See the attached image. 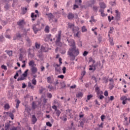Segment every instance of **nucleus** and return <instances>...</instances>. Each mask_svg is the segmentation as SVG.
Returning <instances> with one entry per match:
<instances>
[{"label":"nucleus","instance_id":"nucleus-1","mask_svg":"<svg viewBox=\"0 0 130 130\" xmlns=\"http://www.w3.org/2000/svg\"><path fill=\"white\" fill-rule=\"evenodd\" d=\"M80 54L79 49H77V47H71L68 51V55L70 56V60L73 61L76 59V57Z\"/></svg>","mask_w":130,"mask_h":130},{"label":"nucleus","instance_id":"nucleus-2","mask_svg":"<svg viewBox=\"0 0 130 130\" xmlns=\"http://www.w3.org/2000/svg\"><path fill=\"white\" fill-rule=\"evenodd\" d=\"M56 37L57 38L55 42L56 45H58L59 46H61V43H60V40L61 39V30H59L58 32V36H57Z\"/></svg>","mask_w":130,"mask_h":130},{"label":"nucleus","instance_id":"nucleus-3","mask_svg":"<svg viewBox=\"0 0 130 130\" xmlns=\"http://www.w3.org/2000/svg\"><path fill=\"white\" fill-rule=\"evenodd\" d=\"M46 16H48V19H49V21L52 23L53 22V18H54V16L51 13H46Z\"/></svg>","mask_w":130,"mask_h":130},{"label":"nucleus","instance_id":"nucleus-4","mask_svg":"<svg viewBox=\"0 0 130 130\" xmlns=\"http://www.w3.org/2000/svg\"><path fill=\"white\" fill-rule=\"evenodd\" d=\"M47 81L48 84H53L54 82V78H53V75L48 77L47 78Z\"/></svg>","mask_w":130,"mask_h":130},{"label":"nucleus","instance_id":"nucleus-5","mask_svg":"<svg viewBox=\"0 0 130 130\" xmlns=\"http://www.w3.org/2000/svg\"><path fill=\"white\" fill-rule=\"evenodd\" d=\"M97 66H98V63L90 65L89 68V71H93V72H95V71H96V67Z\"/></svg>","mask_w":130,"mask_h":130},{"label":"nucleus","instance_id":"nucleus-6","mask_svg":"<svg viewBox=\"0 0 130 130\" xmlns=\"http://www.w3.org/2000/svg\"><path fill=\"white\" fill-rule=\"evenodd\" d=\"M115 13H116L115 18L116 21H119L120 20V13L118 12V10H115Z\"/></svg>","mask_w":130,"mask_h":130},{"label":"nucleus","instance_id":"nucleus-7","mask_svg":"<svg viewBox=\"0 0 130 130\" xmlns=\"http://www.w3.org/2000/svg\"><path fill=\"white\" fill-rule=\"evenodd\" d=\"M100 10H103V11H104V10H105V9L106 8V4H105L104 2L100 3Z\"/></svg>","mask_w":130,"mask_h":130},{"label":"nucleus","instance_id":"nucleus-8","mask_svg":"<svg viewBox=\"0 0 130 130\" xmlns=\"http://www.w3.org/2000/svg\"><path fill=\"white\" fill-rule=\"evenodd\" d=\"M17 25L20 26V27H24V25H25V21H24V20H19L17 22Z\"/></svg>","mask_w":130,"mask_h":130},{"label":"nucleus","instance_id":"nucleus-9","mask_svg":"<svg viewBox=\"0 0 130 130\" xmlns=\"http://www.w3.org/2000/svg\"><path fill=\"white\" fill-rule=\"evenodd\" d=\"M68 20H73L74 18H75V14L70 13H69L68 15L67 16Z\"/></svg>","mask_w":130,"mask_h":130},{"label":"nucleus","instance_id":"nucleus-10","mask_svg":"<svg viewBox=\"0 0 130 130\" xmlns=\"http://www.w3.org/2000/svg\"><path fill=\"white\" fill-rule=\"evenodd\" d=\"M69 43H70L71 45L70 46L71 47H76V42L74 40H71V41H69Z\"/></svg>","mask_w":130,"mask_h":130},{"label":"nucleus","instance_id":"nucleus-11","mask_svg":"<svg viewBox=\"0 0 130 130\" xmlns=\"http://www.w3.org/2000/svg\"><path fill=\"white\" fill-rule=\"evenodd\" d=\"M31 120L33 124H35V123H36V122L37 121V118H36L35 115H33L32 116Z\"/></svg>","mask_w":130,"mask_h":130},{"label":"nucleus","instance_id":"nucleus-12","mask_svg":"<svg viewBox=\"0 0 130 130\" xmlns=\"http://www.w3.org/2000/svg\"><path fill=\"white\" fill-rule=\"evenodd\" d=\"M31 73L32 74H36V73H37V68L34 67H31Z\"/></svg>","mask_w":130,"mask_h":130},{"label":"nucleus","instance_id":"nucleus-13","mask_svg":"<svg viewBox=\"0 0 130 130\" xmlns=\"http://www.w3.org/2000/svg\"><path fill=\"white\" fill-rule=\"evenodd\" d=\"M95 91L98 96H99L100 95V88L99 86H96L95 88Z\"/></svg>","mask_w":130,"mask_h":130},{"label":"nucleus","instance_id":"nucleus-14","mask_svg":"<svg viewBox=\"0 0 130 130\" xmlns=\"http://www.w3.org/2000/svg\"><path fill=\"white\" fill-rule=\"evenodd\" d=\"M103 39V38H102V36L101 35H99V36L97 37V39L99 43H101V42H102Z\"/></svg>","mask_w":130,"mask_h":130},{"label":"nucleus","instance_id":"nucleus-15","mask_svg":"<svg viewBox=\"0 0 130 130\" xmlns=\"http://www.w3.org/2000/svg\"><path fill=\"white\" fill-rule=\"evenodd\" d=\"M35 34H37L38 31H39V28L36 27V26H34L32 27Z\"/></svg>","mask_w":130,"mask_h":130},{"label":"nucleus","instance_id":"nucleus-16","mask_svg":"<svg viewBox=\"0 0 130 130\" xmlns=\"http://www.w3.org/2000/svg\"><path fill=\"white\" fill-rule=\"evenodd\" d=\"M55 111V114L56 116H57V117H59V115H60V114H61V112L59 111V110L58 109Z\"/></svg>","mask_w":130,"mask_h":130},{"label":"nucleus","instance_id":"nucleus-17","mask_svg":"<svg viewBox=\"0 0 130 130\" xmlns=\"http://www.w3.org/2000/svg\"><path fill=\"white\" fill-rule=\"evenodd\" d=\"M75 27V24H73V23H68V28H69L70 29H74Z\"/></svg>","mask_w":130,"mask_h":130},{"label":"nucleus","instance_id":"nucleus-18","mask_svg":"<svg viewBox=\"0 0 130 130\" xmlns=\"http://www.w3.org/2000/svg\"><path fill=\"white\" fill-rule=\"evenodd\" d=\"M99 13H101V16L103 17V18H104L106 15H105V13H104V10L101 9L99 10Z\"/></svg>","mask_w":130,"mask_h":130},{"label":"nucleus","instance_id":"nucleus-19","mask_svg":"<svg viewBox=\"0 0 130 130\" xmlns=\"http://www.w3.org/2000/svg\"><path fill=\"white\" fill-rule=\"evenodd\" d=\"M28 64L30 67H31V68H33L34 67V64H35V61L33 60H31L29 61Z\"/></svg>","mask_w":130,"mask_h":130},{"label":"nucleus","instance_id":"nucleus-20","mask_svg":"<svg viewBox=\"0 0 130 130\" xmlns=\"http://www.w3.org/2000/svg\"><path fill=\"white\" fill-rule=\"evenodd\" d=\"M76 97L77 98H80V97H83V92H79L77 94H76Z\"/></svg>","mask_w":130,"mask_h":130},{"label":"nucleus","instance_id":"nucleus-21","mask_svg":"<svg viewBox=\"0 0 130 130\" xmlns=\"http://www.w3.org/2000/svg\"><path fill=\"white\" fill-rule=\"evenodd\" d=\"M27 8H22V15H25L26 14V12H27Z\"/></svg>","mask_w":130,"mask_h":130},{"label":"nucleus","instance_id":"nucleus-22","mask_svg":"<svg viewBox=\"0 0 130 130\" xmlns=\"http://www.w3.org/2000/svg\"><path fill=\"white\" fill-rule=\"evenodd\" d=\"M5 52H7L9 56H12L13 55V51L6 50Z\"/></svg>","mask_w":130,"mask_h":130},{"label":"nucleus","instance_id":"nucleus-23","mask_svg":"<svg viewBox=\"0 0 130 130\" xmlns=\"http://www.w3.org/2000/svg\"><path fill=\"white\" fill-rule=\"evenodd\" d=\"M28 70H26L24 73L22 74V76L23 78H26L27 77V76L28 75Z\"/></svg>","mask_w":130,"mask_h":130},{"label":"nucleus","instance_id":"nucleus-24","mask_svg":"<svg viewBox=\"0 0 130 130\" xmlns=\"http://www.w3.org/2000/svg\"><path fill=\"white\" fill-rule=\"evenodd\" d=\"M113 88H114V83H110L109 84L110 90H112Z\"/></svg>","mask_w":130,"mask_h":130},{"label":"nucleus","instance_id":"nucleus-25","mask_svg":"<svg viewBox=\"0 0 130 130\" xmlns=\"http://www.w3.org/2000/svg\"><path fill=\"white\" fill-rule=\"evenodd\" d=\"M28 87L30 88V89H34V88H35V87L32 85V83H31L30 82H28Z\"/></svg>","mask_w":130,"mask_h":130},{"label":"nucleus","instance_id":"nucleus-26","mask_svg":"<svg viewBox=\"0 0 130 130\" xmlns=\"http://www.w3.org/2000/svg\"><path fill=\"white\" fill-rule=\"evenodd\" d=\"M20 103H21V101L19 100H16V108L17 109L19 108V106L20 105Z\"/></svg>","mask_w":130,"mask_h":130},{"label":"nucleus","instance_id":"nucleus-27","mask_svg":"<svg viewBox=\"0 0 130 130\" xmlns=\"http://www.w3.org/2000/svg\"><path fill=\"white\" fill-rule=\"evenodd\" d=\"M98 9H99V7L98 6H93L92 7L93 11H94L95 13H97V12H98Z\"/></svg>","mask_w":130,"mask_h":130},{"label":"nucleus","instance_id":"nucleus-28","mask_svg":"<svg viewBox=\"0 0 130 130\" xmlns=\"http://www.w3.org/2000/svg\"><path fill=\"white\" fill-rule=\"evenodd\" d=\"M48 89H49V91L51 92L52 90H54V87L50 85H48L47 86Z\"/></svg>","mask_w":130,"mask_h":130},{"label":"nucleus","instance_id":"nucleus-29","mask_svg":"<svg viewBox=\"0 0 130 130\" xmlns=\"http://www.w3.org/2000/svg\"><path fill=\"white\" fill-rule=\"evenodd\" d=\"M86 75V70H84L82 72L81 75V79H83L84 78V76Z\"/></svg>","mask_w":130,"mask_h":130},{"label":"nucleus","instance_id":"nucleus-30","mask_svg":"<svg viewBox=\"0 0 130 130\" xmlns=\"http://www.w3.org/2000/svg\"><path fill=\"white\" fill-rule=\"evenodd\" d=\"M81 31H82V32H87V31H88V29H87V28H86V26H83L81 27Z\"/></svg>","mask_w":130,"mask_h":130},{"label":"nucleus","instance_id":"nucleus-31","mask_svg":"<svg viewBox=\"0 0 130 130\" xmlns=\"http://www.w3.org/2000/svg\"><path fill=\"white\" fill-rule=\"evenodd\" d=\"M78 31H79V28H77L76 27H75L74 28L72 29V31L74 33V34H76V32H78Z\"/></svg>","mask_w":130,"mask_h":130},{"label":"nucleus","instance_id":"nucleus-32","mask_svg":"<svg viewBox=\"0 0 130 130\" xmlns=\"http://www.w3.org/2000/svg\"><path fill=\"white\" fill-rule=\"evenodd\" d=\"M46 89L45 88L41 87V88L39 90L40 94H42L43 93V91H45Z\"/></svg>","mask_w":130,"mask_h":130},{"label":"nucleus","instance_id":"nucleus-33","mask_svg":"<svg viewBox=\"0 0 130 130\" xmlns=\"http://www.w3.org/2000/svg\"><path fill=\"white\" fill-rule=\"evenodd\" d=\"M10 126H11V124L10 123H7L5 124V129H9L10 128Z\"/></svg>","mask_w":130,"mask_h":130},{"label":"nucleus","instance_id":"nucleus-34","mask_svg":"<svg viewBox=\"0 0 130 130\" xmlns=\"http://www.w3.org/2000/svg\"><path fill=\"white\" fill-rule=\"evenodd\" d=\"M45 32L46 33H49V26L48 25L46 26L45 28Z\"/></svg>","mask_w":130,"mask_h":130},{"label":"nucleus","instance_id":"nucleus-35","mask_svg":"<svg viewBox=\"0 0 130 130\" xmlns=\"http://www.w3.org/2000/svg\"><path fill=\"white\" fill-rule=\"evenodd\" d=\"M4 8L5 9L6 11H8V10L10 9V5L9 4H6L5 6H4Z\"/></svg>","mask_w":130,"mask_h":130},{"label":"nucleus","instance_id":"nucleus-36","mask_svg":"<svg viewBox=\"0 0 130 130\" xmlns=\"http://www.w3.org/2000/svg\"><path fill=\"white\" fill-rule=\"evenodd\" d=\"M32 84L34 85L35 86L36 85V83H37V81H36V79L33 78L31 81Z\"/></svg>","mask_w":130,"mask_h":130},{"label":"nucleus","instance_id":"nucleus-37","mask_svg":"<svg viewBox=\"0 0 130 130\" xmlns=\"http://www.w3.org/2000/svg\"><path fill=\"white\" fill-rule=\"evenodd\" d=\"M120 100L121 101L127 100V98H126V96L125 95H123L121 97Z\"/></svg>","mask_w":130,"mask_h":130},{"label":"nucleus","instance_id":"nucleus-38","mask_svg":"<svg viewBox=\"0 0 130 130\" xmlns=\"http://www.w3.org/2000/svg\"><path fill=\"white\" fill-rule=\"evenodd\" d=\"M1 24H2V25H3V26H6V25H7V24H8V21H5V20H2Z\"/></svg>","mask_w":130,"mask_h":130},{"label":"nucleus","instance_id":"nucleus-39","mask_svg":"<svg viewBox=\"0 0 130 130\" xmlns=\"http://www.w3.org/2000/svg\"><path fill=\"white\" fill-rule=\"evenodd\" d=\"M10 105H9V104H6L4 106V108L5 109H10Z\"/></svg>","mask_w":130,"mask_h":130},{"label":"nucleus","instance_id":"nucleus-40","mask_svg":"<svg viewBox=\"0 0 130 130\" xmlns=\"http://www.w3.org/2000/svg\"><path fill=\"white\" fill-rule=\"evenodd\" d=\"M109 42L111 44V45H114V43L113 42V40L111 39V38H110L109 39Z\"/></svg>","mask_w":130,"mask_h":130},{"label":"nucleus","instance_id":"nucleus-41","mask_svg":"<svg viewBox=\"0 0 130 130\" xmlns=\"http://www.w3.org/2000/svg\"><path fill=\"white\" fill-rule=\"evenodd\" d=\"M41 52H46V51H45V48L44 46H42L41 47Z\"/></svg>","mask_w":130,"mask_h":130},{"label":"nucleus","instance_id":"nucleus-42","mask_svg":"<svg viewBox=\"0 0 130 130\" xmlns=\"http://www.w3.org/2000/svg\"><path fill=\"white\" fill-rule=\"evenodd\" d=\"M25 80V77H19L17 79V81L19 82V81H24Z\"/></svg>","mask_w":130,"mask_h":130},{"label":"nucleus","instance_id":"nucleus-43","mask_svg":"<svg viewBox=\"0 0 130 130\" xmlns=\"http://www.w3.org/2000/svg\"><path fill=\"white\" fill-rule=\"evenodd\" d=\"M47 96L48 98H49V99H51V98H52V94L50 93H47Z\"/></svg>","mask_w":130,"mask_h":130},{"label":"nucleus","instance_id":"nucleus-44","mask_svg":"<svg viewBox=\"0 0 130 130\" xmlns=\"http://www.w3.org/2000/svg\"><path fill=\"white\" fill-rule=\"evenodd\" d=\"M9 116L11 117V119L13 120L14 119V114L13 113L10 112L9 113Z\"/></svg>","mask_w":130,"mask_h":130},{"label":"nucleus","instance_id":"nucleus-45","mask_svg":"<svg viewBox=\"0 0 130 130\" xmlns=\"http://www.w3.org/2000/svg\"><path fill=\"white\" fill-rule=\"evenodd\" d=\"M79 34H80V31H78V32L76 34H74V37H77V38H80V37L79 36Z\"/></svg>","mask_w":130,"mask_h":130},{"label":"nucleus","instance_id":"nucleus-46","mask_svg":"<svg viewBox=\"0 0 130 130\" xmlns=\"http://www.w3.org/2000/svg\"><path fill=\"white\" fill-rule=\"evenodd\" d=\"M35 46H36V48H37V49H39V48H40V44H39L37 43H36Z\"/></svg>","mask_w":130,"mask_h":130},{"label":"nucleus","instance_id":"nucleus-47","mask_svg":"<svg viewBox=\"0 0 130 130\" xmlns=\"http://www.w3.org/2000/svg\"><path fill=\"white\" fill-rule=\"evenodd\" d=\"M88 53H89V52L87 51H84V52L83 53V56H87Z\"/></svg>","mask_w":130,"mask_h":130},{"label":"nucleus","instance_id":"nucleus-48","mask_svg":"<svg viewBox=\"0 0 130 130\" xmlns=\"http://www.w3.org/2000/svg\"><path fill=\"white\" fill-rule=\"evenodd\" d=\"M106 117V116L104 115H102L101 116V119L102 120V121H104V119H105V118Z\"/></svg>","mask_w":130,"mask_h":130},{"label":"nucleus","instance_id":"nucleus-49","mask_svg":"<svg viewBox=\"0 0 130 130\" xmlns=\"http://www.w3.org/2000/svg\"><path fill=\"white\" fill-rule=\"evenodd\" d=\"M79 116L80 118H83V117H84V114L82 112H80Z\"/></svg>","mask_w":130,"mask_h":130},{"label":"nucleus","instance_id":"nucleus-50","mask_svg":"<svg viewBox=\"0 0 130 130\" xmlns=\"http://www.w3.org/2000/svg\"><path fill=\"white\" fill-rule=\"evenodd\" d=\"M46 125L47 126H49V127H51V126H52V124H51V123H50V122H47Z\"/></svg>","mask_w":130,"mask_h":130},{"label":"nucleus","instance_id":"nucleus-51","mask_svg":"<svg viewBox=\"0 0 130 130\" xmlns=\"http://www.w3.org/2000/svg\"><path fill=\"white\" fill-rule=\"evenodd\" d=\"M61 88L63 89V88H66V83H64V82H62L61 83Z\"/></svg>","mask_w":130,"mask_h":130},{"label":"nucleus","instance_id":"nucleus-52","mask_svg":"<svg viewBox=\"0 0 130 130\" xmlns=\"http://www.w3.org/2000/svg\"><path fill=\"white\" fill-rule=\"evenodd\" d=\"M2 69H3V70H5V71H7L8 70V69L7 68V66H6L5 65L3 64L1 66Z\"/></svg>","mask_w":130,"mask_h":130},{"label":"nucleus","instance_id":"nucleus-53","mask_svg":"<svg viewBox=\"0 0 130 130\" xmlns=\"http://www.w3.org/2000/svg\"><path fill=\"white\" fill-rule=\"evenodd\" d=\"M18 128H21V127H19V126H17V127L13 126V127L11 129V130H18Z\"/></svg>","mask_w":130,"mask_h":130},{"label":"nucleus","instance_id":"nucleus-54","mask_svg":"<svg viewBox=\"0 0 130 130\" xmlns=\"http://www.w3.org/2000/svg\"><path fill=\"white\" fill-rule=\"evenodd\" d=\"M98 98L100 100H102L103 99V98H104V95H103L102 94H100V96H98Z\"/></svg>","mask_w":130,"mask_h":130},{"label":"nucleus","instance_id":"nucleus-55","mask_svg":"<svg viewBox=\"0 0 130 130\" xmlns=\"http://www.w3.org/2000/svg\"><path fill=\"white\" fill-rule=\"evenodd\" d=\"M62 73L63 74H66V72L67 71V68L66 67H63L62 69Z\"/></svg>","mask_w":130,"mask_h":130},{"label":"nucleus","instance_id":"nucleus-56","mask_svg":"<svg viewBox=\"0 0 130 130\" xmlns=\"http://www.w3.org/2000/svg\"><path fill=\"white\" fill-rule=\"evenodd\" d=\"M4 36L1 35L0 36V42H4Z\"/></svg>","mask_w":130,"mask_h":130},{"label":"nucleus","instance_id":"nucleus-57","mask_svg":"<svg viewBox=\"0 0 130 130\" xmlns=\"http://www.w3.org/2000/svg\"><path fill=\"white\" fill-rule=\"evenodd\" d=\"M103 80L106 84H107V83H108V78H106V77H104Z\"/></svg>","mask_w":130,"mask_h":130},{"label":"nucleus","instance_id":"nucleus-58","mask_svg":"<svg viewBox=\"0 0 130 130\" xmlns=\"http://www.w3.org/2000/svg\"><path fill=\"white\" fill-rule=\"evenodd\" d=\"M16 37H17V39H18V38H22V36H21V34H17L16 35Z\"/></svg>","mask_w":130,"mask_h":130},{"label":"nucleus","instance_id":"nucleus-59","mask_svg":"<svg viewBox=\"0 0 130 130\" xmlns=\"http://www.w3.org/2000/svg\"><path fill=\"white\" fill-rule=\"evenodd\" d=\"M57 78H58V79H63V78H64V76L63 75H58L57 76Z\"/></svg>","mask_w":130,"mask_h":130},{"label":"nucleus","instance_id":"nucleus-60","mask_svg":"<svg viewBox=\"0 0 130 130\" xmlns=\"http://www.w3.org/2000/svg\"><path fill=\"white\" fill-rule=\"evenodd\" d=\"M92 97L93 95L89 94L88 95H87V100H90V99H91V98H92Z\"/></svg>","mask_w":130,"mask_h":130},{"label":"nucleus","instance_id":"nucleus-61","mask_svg":"<svg viewBox=\"0 0 130 130\" xmlns=\"http://www.w3.org/2000/svg\"><path fill=\"white\" fill-rule=\"evenodd\" d=\"M79 124L81 127H84V122L83 121L79 122Z\"/></svg>","mask_w":130,"mask_h":130},{"label":"nucleus","instance_id":"nucleus-62","mask_svg":"<svg viewBox=\"0 0 130 130\" xmlns=\"http://www.w3.org/2000/svg\"><path fill=\"white\" fill-rule=\"evenodd\" d=\"M32 109H36V105H35L34 102L32 103Z\"/></svg>","mask_w":130,"mask_h":130},{"label":"nucleus","instance_id":"nucleus-63","mask_svg":"<svg viewBox=\"0 0 130 130\" xmlns=\"http://www.w3.org/2000/svg\"><path fill=\"white\" fill-rule=\"evenodd\" d=\"M26 41L28 43V44H29V45H31V40H30V39L29 38L26 39Z\"/></svg>","mask_w":130,"mask_h":130},{"label":"nucleus","instance_id":"nucleus-64","mask_svg":"<svg viewBox=\"0 0 130 130\" xmlns=\"http://www.w3.org/2000/svg\"><path fill=\"white\" fill-rule=\"evenodd\" d=\"M1 4H4L7 3V0H0Z\"/></svg>","mask_w":130,"mask_h":130}]
</instances>
